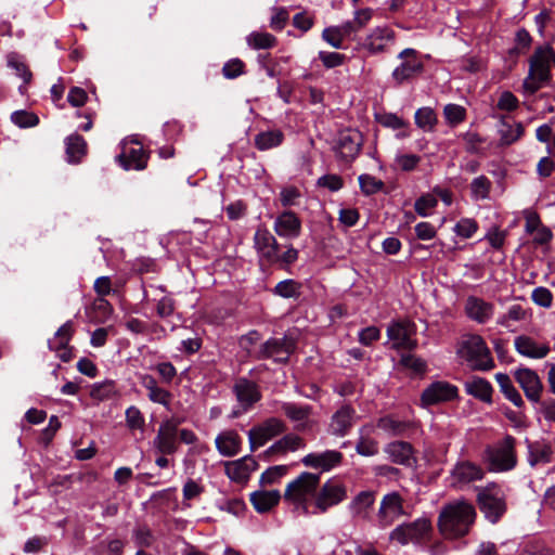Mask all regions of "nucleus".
<instances>
[{
	"label": "nucleus",
	"instance_id": "f257e3e1",
	"mask_svg": "<svg viewBox=\"0 0 555 555\" xmlns=\"http://www.w3.org/2000/svg\"><path fill=\"white\" fill-rule=\"evenodd\" d=\"M476 516V509L468 501L460 499L449 502L438 516L439 532L447 539L463 538L470 531Z\"/></svg>",
	"mask_w": 555,
	"mask_h": 555
},
{
	"label": "nucleus",
	"instance_id": "f03ea898",
	"mask_svg": "<svg viewBox=\"0 0 555 555\" xmlns=\"http://www.w3.org/2000/svg\"><path fill=\"white\" fill-rule=\"evenodd\" d=\"M528 75L524 79L522 88L526 93L534 94L552 79V65H555V51L551 44L545 43L534 49L529 61Z\"/></svg>",
	"mask_w": 555,
	"mask_h": 555
},
{
	"label": "nucleus",
	"instance_id": "7ed1b4c3",
	"mask_svg": "<svg viewBox=\"0 0 555 555\" xmlns=\"http://www.w3.org/2000/svg\"><path fill=\"white\" fill-rule=\"evenodd\" d=\"M319 485V474L304 472L287 485L283 499L299 514H311L309 507L312 500H315Z\"/></svg>",
	"mask_w": 555,
	"mask_h": 555
},
{
	"label": "nucleus",
	"instance_id": "20e7f679",
	"mask_svg": "<svg viewBox=\"0 0 555 555\" xmlns=\"http://www.w3.org/2000/svg\"><path fill=\"white\" fill-rule=\"evenodd\" d=\"M434 534L433 520L428 515L404 521L396 526L389 533V540L402 546L408 544L424 545Z\"/></svg>",
	"mask_w": 555,
	"mask_h": 555
},
{
	"label": "nucleus",
	"instance_id": "39448f33",
	"mask_svg": "<svg viewBox=\"0 0 555 555\" xmlns=\"http://www.w3.org/2000/svg\"><path fill=\"white\" fill-rule=\"evenodd\" d=\"M516 439L506 435L503 439L485 449L483 461L490 472L504 473L514 469L517 465L515 450Z\"/></svg>",
	"mask_w": 555,
	"mask_h": 555
},
{
	"label": "nucleus",
	"instance_id": "423d86ee",
	"mask_svg": "<svg viewBox=\"0 0 555 555\" xmlns=\"http://www.w3.org/2000/svg\"><path fill=\"white\" fill-rule=\"evenodd\" d=\"M459 354L470 363L474 370L489 371L494 367V361L491 357L485 339L477 334L466 335L459 348Z\"/></svg>",
	"mask_w": 555,
	"mask_h": 555
},
{
	"label": "nucleus",
	"instance_id": "0eeeda50",
	"mask_svg": "<svg viewBox=\"0 0 555 555\" xmlns=\"http://www.w3.org/2000/svg\"><path fill=\"white\" fill-rule=\"evenodd\" d=\"M477 502L486 519L492 524H496L507 511L505 492L494 483L478 492Z\"/></svg>",
	"mask_w": 555,
	"mask_h": 555
},
{
	"label": "nucleus",
	"instance_id": "6e6552de",
	"mask_svg": "<svg viewBox=\"0 0 555 555\" xmlns=\"http://www.w3.org/2000/svg\"><path fill=\"white\" fill-rule=\"evenodd\" d=\"M411 513L405 506V499L398 492L386 493L376 514L377 525L382 529L389 528L401 517H408Z\"/></svg>",
	"mask_w": 555,
	"mask_h": 555
},
{
	"label": "nucleus",
	"instance_id": "1a4fd4ad",
	"mask_svg": "<svg viewBox=\"0 0 555 555\" xmlns=\"http://www.w3.org/2000/svg\"><path fill=\"white\" fill-rule=\"evenodd\" d=\"M347 498L346 486L336 479H328L317 490V496L313 502L314 509L311 514L326 513L331 507L338 505Z\"/></svg>",
	"mask_w": 555,
	"mask_h": 555
},
{
	"label": "nucleus",
	"instance_id": "9d476101",
	"mask_svg": "<svg viewBox=\"0 0 555 555\" xmlns=\"http://www.w3.org/2000/svg\"><path fill=\"white\" fill-rule=\"evenodd\" d=\"M414 325L406 321L392 322L387 327V345L397 351H412L417 347Z\"/></svg>",
	"mask_w": 555,
	"mask_h": 555
},
{
	"label": "nucleus",
	"instance_id": "9b49d317",
	"mask_svg": "<svg viewBox=\"0 0 555 555\" xmlns=\"http://www.w3.org/2000/svg\"><path fill=\"white\" fill-rule=\"evenodd\" d=\"M398 59L401 63L391 73V78L397 85L411 80L424 69V64L414 49H404L398 54Z\"/></svg>",
	"mask_w": 555,
	"mask_h": 555
},
{
	"label": "nucleus",
	"instance_id": "f8f14e48",
	"mask_svg": "<svg viewBox=\"0 0 555 555\" xmlns=\"http://www.w3.org/2000/svg\"><path fill=\"white\" fill-rule=\"evenodd\" d=\"M396 41V33L388 26H377L371 29L361 43L370 55H378L389 51Z\"/></svg>",
	"mask_w": 555,
	"mask_h": 555
},
{
	"label": "nucleus",
	"instance_id": "ddd939ff",
	"mask_svg": "<svg viewBox=\"0 0 555 555\" xmlns=\"http://www.w3.org/2000/svg\"><path fill=\"white\" fill-rule=\"evenodd\" d=\"M121 149L122 151L117 156V162L125 170H142L146 167L147 155L141 143L134 140H124Z\"/></svg>",
	"mask_w": 555,
	"mask_h": 555
},
{
	"label": "nucleus",
	"instance_id": "4468645a",
	"mask_svg": "<svg viewBox=\"0 0 555 555\" xmlns=\"http://www.w3.org/2000/svg\"><path fill=\"white\" fill-rule=\"evenodd\" d=\"M514 378L529 401L532 403L540 402L543 384L535 371L528 367H518L514 371Z\"/></svg>",
	"mask_w": 555,
	"mask_h": 555
},
{
	"label": "nucleus",
	"instance_id": "2eb2a0df",
	"mask_svg": "<svg viewBox=\"0 0 555 555\" xmlns=\"http://www.w3.org/2000/svg\"><path fill=\"white\" fill-rule=\"evenodd\" d=\"M363 138L360 131L344 130L339 132L335 144L336 155L345 162H352L360 153Z\"/></svg>",
	"mask_w": 555,
	"mask_h": 555
},
{
	"label": "nucleus",
	"instance_id": "dca6fc26",
	"mask_svg": "<svg viewBox=\"0 0 555 555\" xmlns=\"http://www.w3.org/2000/svg\"><path fill=\"white\" fill-rule=\"evenodd\" d=\"M285 424L275 417L268 418L262 424L251 428L248 433L250 449L254 451L262 447L268 440L285 430Z\"/></svg>",
	"mask_w": 555,
	"mask_h": 555
},
{
	"label": "nucleus",
	"instance_id": "f3484780",
	"mask_svg": "<svg viewBox=\"0 0 555 555\" xmlns=\"http://www.w3.org/2000/svg\"><path fill=\"white\" fill-rule=\"evenodd\" d=\"M358 420L357 411L350 404L339 406L331 417L328 433L335 437H345L349 434Z\"/></svg>",
	"mask_w": 555,
	"mask_h": 555
},
{
	"label": "nucleus",
	"instance_id": "a211bd4d",
	"mask_svg": "<svg viewBox=\"0 0 555 555\" xmlns=\"http://www.w3.org/2000/svg\"><path fill=\"white\" fill-rule=\"evenodd\" d=\"M178 423L172 420L163 421L157 430L156 437L153 439V447L160 454H172L177 451Z\"/></svg>",
	"mask_w": 555,
	"mask_h": 555
},
{
	"label": "nucleus",
	"instance_id": "6ab92c4d",
	"mask_svg": "<svg viewBox=\"0 0 555 555\" xmlns=\"http://www.w3.org/2000/svg\"><path fill=\"white\" fill-rule=\"evenodd\" d=\"M344 455L337 450H325L323 452H311L301 459V463L310 468L328 472L343 462Z\"/></svg>",
	"mask_w": 555,
	"mask_h": 555
},
{
	"label": "nucleus",
	"instance_id": "aec40b11",
	"mask_svg": "<svg viewBox=\"0 0 555 555\" xmlns=\"http://www.w3.org/2000/svg\"><path fill=\"white\" fill-rule=\"evenodd\" d=\"M301 220L292 210H285L276 216L273 230L281 238L294 240L301 233Z\"/></svg>",
	"mask_w": 555,
	"mask_h": 555
},
{
	"label": "nucleus",
	"instance_id": "412c9836",
	"mask_svg": "<svg viewBox=\"0 0 555 555\" xmlns=\"http://www.w3.org/2000/svg\"><path fill=\"white\" fill-rule=\"evenodd\" d=\"M456 396L457 388L454 385L448 382H435L423 391L421 399L424 405H431L450 401Z\"/></svg>",
	"mask_w": 555,
	"mask_h": 555
},
{
	"label": "nucleus",
	"instance_id": "4be33fe9",
	"mask_svg": "<svg viewBox=\"0 0 555 555\" xmlns=\"http://www.w3.org/2000/svg\"><path fill=\"white\" fill-rule=\"evenodd\" d=\"M255 249L262 262L269 264L274 258L275 251L280 245L274 235L266 228H259L254 236Z\"/></svg>",
	"mask_w": 555,
	"mask_h": 555
},
{
	"label": "nucleus",
	"instance_id": "5701e85b",
	"mask_svg": "<svg viewBox=\"0 0 555 555\" xmlns=\"http://www.w3.org/2000/svg\"><path fill=\"white\" fill-rule=\"evenodd\" d=\"M464 309L466 315L478 324L487 323L494 314L493 304L476 296L467 297Z\"/></svg>",
	"mask_w": 555,
	"mask_h": 555
},
{
	"label": "nucleus",
	"instance_id": "b1692460",
	"mask_svg": "<svg viewBox=\"0 0 555 555\" xmlns=\"http://www.w3.org/2000/svg\"><path fill=\"white\" fill-rule=\"evenodd\" d=\"M514 347L519 354L530 359H543L551 350L547 343H538L527 335L517 336L514 339Z\"/></svg>",
	"mask_w": 555,
	"mask_h": 555
},
{
	"label": "nucleus",
	"instance_id": "393cba45",
	"mask_svg": "<svg viewBox=\"0 0 555 555\" xmlns=\"http://www.w3.org/2000/svg\"><path fill=\"white\" fill-rule=\"evenodd\" d=\"M72 335L73 323L67 321L56 331L54 337L48 341L50 349L55 351L63 362H68L72 359V350L68 348Z\"/></svg>",
	"mask_w": 555,
	"mask_h": 555
},
{
	"label": "nucleus",
	"instance_id": "a878e982",
	"mask_svg": "<svg viewBox=\"0 0 555 555\" xmlns=\"http://www.w3.org/2000/svg\"><path fill=\"white\" fill-rule=\"evenodd\" d=\"M384 452L388 459L399 465L406 467L415 463L414 450L411 443L405 441H392L385 446Z\"/></svg>",
	"mask_w": 555,
	"mask_h": 555
},
{
	"label": "nucleus",
	"instance_id": "bb28decb",
	"mask_svg": "<svg viewBox=\"0 0 555 555\" xmlns=\"http://www.w3.org/2000/svg\"><path fill=\"white\" fill-rule=\"evenodd\" d=\"M295 349V341L292 338H274L268 340L262 346V352L266 357H272L276 361H285Z\"/></svg>",
	"mask_w": 555,
	"mask_h": 555
},
{
	"label": "nucleus",
	"instance_id": "cd10ccee",
	"mask_svg": "<svg viewBox=\"0 0 555 555\" xmlns=\"http://www.w3.org/2000/svg\"><path fill=\"white\" fill-rule=\"evenodd\" d=\"M483 476V469L479 465L468 461L457 463L452 469V478L454 482L461 485L481 480Z\"/></svg>",
	"mask_w": 555,
	"mask_h": 555
},
{
	"label": "nucleus",
	"instance_id": "c85d7f7f",
	"mask_svg": "<svg viewBox=\"0 0 555 555\" xmlns=\"http://www.w3.org/2000/svg\"><path fill=\"white\" fill-rule=\"evenodd\" d=\"M532 317L530 308H526L520 304L511 305L506 312L501 314L496 323L505 328H511L514 323L529 321Z\"/></svg>",
	"mask_w": 555,
	"mask_h": 555
},
{
	"label": "nucleus",
	"instance_id": "c756f323",
	"mask_svg": "<svg viewBox=\"0 0 555 555\" xmlns=\"http://www.w3.org/2000/svg\"><path fill=\"white\" fill-rule=\"evenodd\" d=\"M374 502L375 493L373 491H361L351 500L348 508L353 517L366 518Z\"/></svg>",
	"mask_w": 555,
	"mask_h": 555
},
{
	"label": "nucleus",
	"instance_id": "7c9ffc66",
	"mask_svg": "<svg viewBox=\"0 0 555 555\" xmlns=\"http://www.w3.org/2000/svg\"><path fill=\"white\" fill-rule=\"evenodd\" d=\"M465 390L468 395L486 402H492L493 388L491 384L479 376H474L465 383Z\"/></svg>",
	"mask_w": 555,
	"mask_h": 555
},
{
	"label": "nucleus",
	"instance_id": "2f4dec72",
	"mask_svg": "<svg viewBox=\"0 0 555 555\" xmlns=\"http://www.w3.org/2000/svg\"><path fill=\"white\" fill-rule=\"evenodd\" d=\"M215 442L218 451L223 456H232L241 449L240 435L234 430H224L220 433Z\"/></svg>",
	"mask_w": 555,
	"mask_h": 555
},
{
	"label": "nucleus",
	"instance_id": "473e14b6",
	"mask_svg": "<svg viewBox=\"0 0 555 555\" xmlns=\"http://www.w3.org/2000/svg\"><path fill=\"white\" fill-rule=\"evenodd\" d=\"M524 126L521 122H511L505 118H501L499 124V135L501 145H511L518 141L524 134Z\"/></svg>",
	"mask_w": 555,
	"mask_h": 555
},
{
	"label": "nucleus",
	"instance_id": "72a5a7b5",
	"mask_svg": "<svg viewBox=\"0 0 555 555\" xmlns=\"http://www.w3.org/2000/svg\"><path fill=\"white\" fill-rule=\"evenodd\" d=\"M494 378L505 399L511 401L516 408H522L525 405V401L520 392L514 386L511 377L506 373H496Z\"/></svg>",
	"mask_w": 555,
	"mask_h": 555
},
{
	"label": "nucleus",
	"instance_id": "f704fd0d",
	"mask_svg": "<svg viewBox=\"0 0 555 555\" xmlns=\"http://www.w3.org/2000/svg\"><path fill=\"white\" fill-rule=\"evenodd\" d=\"M280 500L281 494L278 490L255 491L250 494V502L258 513L269 512Z\"/></svg>",
	"mask_w": 555,
	"mask_h": 555
},
{
	"label": "nucleus",
	"instance_id": "c9c22d12",
	"mask_svg": "<svg viewBox=\"0 0 555 555\" xmlns=\"http://www.w3.org/2000/svg\"><path fill=\"white\" fill-rule=\"evenodd\" d=\"M283 413L292 421L299 423L296 428L304 429L306 422L312 413V406L309 404H297L294 402H284L282 403Z\"/></svg>",
	"mask_w": 555,
	"mask_h": 555
},
{
	"label": "nucleus",
	"instance_id": "e433bc0d",
	"mask_svg": "<svg viewBox=\"0 0 555 555\" xmlns=\"http://www.w3.org/2000/svg\"><path fill=\"white\" fill-rule=\"evenodd\" d=\"M553 450L550 443L535 441L528 443V462L531 466L551 462Z\"/></svg>",
	"mask_w": 555,
	"mask_h": 555
},
{
	"label": "nucleus",
	"instance_id": "4c0bfd02",
	"mask_svg": "<svg viewBox=\"0 0 555 555\" xmlns=\"http://www.w3.org/2000/svg\"><path fill=\"white\" fill-rule=\"evenodd\" d=\"M66 155L68 163L77 164L86 154L87 143L82 137L70 134L66 138Z\"/></svg>",
	"mask_w": 555,
	"mask_h": 555
},
{
	"label": "nucleus",
	"instance_id": "58836bf2",
	"mask_svg": "<svg viewBox=\"0 0 555 555\" xmlns=\"http://www.w3.org/2000/svg\"><path fill=\"white\" fill-rule=\"evenodd\" d=\"M247 44L255 50H269L278 44V39L267 31H251L246 37Z\"/></svg>",
	"mask_w": 555,
	"mask_h": 555
},
{
	"label": "nucleus",
	"instance_id": "ea45409f",
	"mask_svg": "<svg viewBox=\"0 0 555 555\" xmlns=\"http://www.w3.org/2000/svg\"><path fill=\"white\" fill-rule=\"evenodd\" d=\"M411 425L410 422L398 420L391 415L380 417L377 421V427L391 436L403 435Z\"/></svg>",
	"mask_w": 555,
	"mask_h": 555
},
{
	"label": "nucleus",
	"instance_id": "a19ab883",
	"mask_svg": "<svg viewBox=\"0 0 555 555\" xmlns=\"http://www.w3.org/2000/svg\"><path fill=\"white\" fill-rule=\"evenodd\" d=\"M470 189V197L478 202L489 198L490 191L492 189V182L490 179L483 175L476 177L473 179L469 185Z\"/></svg>",
	"mask_w": 555,
	"mask_h": 555
},
{
	"label": "nucleus",
	"instance_id": "79ce46f5",
	"mask_svg": "<svg viewBox=\"0 0 555 555\" xmlns=\"http://www.w3.org/2000/svg\"><path fill=\"white\" fill-rule=\"evenodd\" d=\"M284 139L282 131L271 130L260 132L255 137V145L260 151H266L279 146Z\"/></svg>",
	"mask_w": 555,
	"mask_h": 555
},
{
	"label": "nucleus",
	"instance_id": "37998d69",
	"mask_svg": "<svg viewBox=\"0 0 555 555\" xmlns=\"http://www.w3.org/2000/svg\"><path fill=\"white\" fill-rule=\"evenodd\" d=\"M301 284L293 279H286L279 282L272 293L279 297L289 299L300 296Z\"/></svg>",
	"mask_w": 555,
	"mask_h": 555
},
{
	"label": "nucleus",
	"instance_id": "c03bdc74",
	"mask_svg": "<svg viewBox=\"0 0 555 555\" xmlns=\"http://www.w3.org/2000/svg\"><path fill=\"white\" fill-rule=\"evenodd\" d=\"M299 257V251L293 245H285V250L280 253L279 248L275 251L273 260L269 262V264H276L279 268L287 270L292 264H294Z\"/></svg>",
	"mask_w": 555,
	"mask_h": 555
},
{
	"label": "nucleus",
	"instance_id": "a18cd8bd",
	"mask_svg": "<svg viewBox=\"0 0 555 555\" xmlns=\"http://www.w3.org/2000/svg\"><path fill=\"white\" fill-rule=\"evenodd\" d=\"M415 124L423 131H433L437 124V115L431 107H421L415 112Z\"/></svg>",
	"mask_w": 555,
	"mask_h": 555
},
{
	"label": "nucleus",
	"instance_id": "49530a36",
	"mask_svg": "<svg viewBox=\"0 0 555 555\" xmlns=\"http://www.w3.org/2000/svg\"><path fill=\"white\" fill-rule=\"evenodd\" d=\"M116 393L115 383L113 380H104L95 383L90 389V397L96 401H105L113 398Z\"/></svg>",
	"mask_w": 555,
	"mask_h": 555
},
{
	"label": "nucleus",
	"instance_id": "de8ad7c7",
	"mask_svg": "<svg viewBox=\"0 0 555 555\" xmlns=\"http://www.w3.org/2000/svg\"><path fill=\"white\" fill-rule=\"evenodd\" d=\"M399 364L404 369L411 370L415 374H424L427 369L426 362L413 353H402Z\"/></svg>",
	"mask_w": 555,
	"mask_h": 555
},
{
	"label": "nucleus",
	"instance_id": "09e8293b",
	"mask_svg": "<svg viewBox=\"0 0 555 555\" xmlns=\"http://www.w3.org/2000/svg\"><path fill=\"white\" fill-rule=\"evenodd\" d=\"M126 424L130 430H144L145 420L139 408L130 405L126 412Z\"/></svg>",
	"mask_w": 555,
	"mask_h": 555
},
{
	"label": "nucleus",
	"instance_id": "8fccbe9b",
	"mask_svg": "<svg viewBox=\"0 0 555 555\" xmlns=\"http://www.w3.org/2000/svg\"><path fill=\"white\" fill-rule=\"evenodd\" d=\"M304 447L305 440L295 434L285 435L273 446L276 451H296Z\"/></svg>",
	"mask_w": 555,
	"mask_h": 555
},
{
	"label": "nucleus",
	"instance_id": "3c124183",
	"mask_svg": "<svg viewBox=\"0 0 555 555\" xmlns=\"http://www.w3.org/2000/svg\"><path fill=\"white\" fill-rule=\"evenodd\" d=\"M11 120L20 128L35 127L39 122L38 116L28 111H15L11 115Z\"/></svg>",
	"mask_w": 555,
	"mask_h": 555
},
{
	"label": "nucleus",
	"instance_id": "603ef678",
	"mask_svg": "<svg viewBox=\"0 0 555 555\" xmlns=\"http://www.w3.org/2000/svg\"><path fill=\"white\" fill-rule=\"evenodd\" d=\"M258 63L271 78H275L282 74L279 60L276 57H272L269 53L259 54Z\"/></svg>",
	"mask_w": 555,
	"mask_h": 555
},
{
	"label": "nucleus",
	"instance_id": "864d4df0",
	"mask_svg": "<svg viewBox=\"0 0 555 555\" xmlns=\"http://www.w3.org/2000/svg\"><path fill=\"white\" fill-rule=\"evenodd\" d=\"M438 204V199L435 194H424L420 198L416 199L414 204L415 211L421 217H427L429 211L435 208Z\"/></svg>",
	"mask_w": 555,
	"mask_h": 555
},
{
	"label": "nucleus",
	"instance_id": "5fc2aeb1",
	"mask_svg": "<svg viewBox=\"0 0 555 555\" xmlns=\"http://www.w3.org/2000/svg\"><path fill=\"white\" fill-rule=\"evenodd\" d=\"M146 396L151 402L160 404L167 410H170L172 395L169 390L158 385L154 389H151V391L146 392Z\"/></svg>",
	"mask_w": 555,
	"mask_h": 555
},
{
	"label": "nucleus",
	"instance_id": "6e6d98bb",
	"mask_svg": "<svg viewBox=\"0 0 555 555\" xmlns=\"http://www.w3.org/2000/svg\"><path fill=\"white\" fill-rule=\"evenodd\" d=\"M359 183L361 191L366 195L375 194L384 188L382 180L370 175H361L359 177Z\"/></svg>",
	"mask_w": 555,
	"mask_h": 555
},
{
	"label": "nucleus",
	"instance_id": "4d7b16f0",
	"mask_svg": "<svg viewBox=\"0 0 555 555\" xmlns=\"http://www.w3.org/2000/svg\"><path fill=\"white\" fill-rule=\"evenodd\" d=\"M356 451L362 456H374L378 453V442L375 439L361 436L356 444Z\"/></svg>",
	"mask_w": 555,
	"mask_h": 555
},
{
	"label": "nucleus",
	"instance_id": "13d9d810",
	"mask_svg": "<svg viewBox=\"0 0 555 555\" xmlns=\"http://www.w3.org/2000/svg\"><path fill=\"white\" fill-rule=\"evenodd\" d=\"M478 230V223L472 218H462L454 227V232L464 238L472 237Z\"/></svg>",
	"mask_w": 555,
	"mask_h": 555
},
{
	"label": "nucleus",
	"instance_id": "bf43d9fd",
	"mask_svg": "<svg viewBox=\"0 0 555 555\" xmlns=\"http://www.w3.org/2000/svg\"><path fill=\"white\" fill-rule=\"evenodd\" d=\"M421 162V157L415 154H397L395 157L396 167L402 171L414 170Z\"/></svg>",
	"mask_w": 555,
	"mask_h": 555
},
{
	"label": "nucleus",
	"instance_id": "052dcab7",
	"mask_svg": "<svg viewBox=\"0 0 555 555\" xmlns=\"http://www.w3.org/2000/svg\"><path fill=\"white\" fill-rule=\"evenodd\" d=\"M443 114L450 124L456 125L465 119L466 111L461 105L448 104L444 106Z\"/></svg>",
	"mask_w": 555,
	"mask_h": 555
},
{
	"label": "nucleus",
	"instance_id": "680f3d73",
	"mask_svg": "<svg viewBox=\"0 0 555 555\" xmlns=\"http://www.w3.org/2000/svg\"><path fill=\"white\" fill-rule=\"evenodd\" d=\"M8 65L12 69L15 70L16 75L21 77L24 82H29L31 79V73L27 68V66L18 60V56L16 54H10L8 57Z\"/></svg>",
	"mask_w": 555,
	"mask_h": 555
},
{
	"label": "nucleus",
	"instance_id": "e2e57ef3",
	"mask_svg": "<svg viewBox=\"0 0 555 555\" xmlns=\"http://www.w3.org/2000/svg\"><path fill=\"white\" fill-rule=\"evenodd\" d=\"M531 299L540 307L550 308L552 306L553 295L548 288L540 286L532 291Z\"/></svg>",
	"mask_w": 555,
	"mask_h": 555
},
{
	"label": "nucleus",
	"instance_id": "0e129e2a",
	"mask_svg": "<svg viewBox=\"0 0 555 555\" xmlns=\"http://www.w3.org/2000/svg\"><path fill=\"white\" fill-rule=\"evenodd\" d=\"M300 196V191L296 186H286L280 192V201L284 207L297 205Z\"/></svg>",
	"mask_w": 555,
	"mask_h": 555
},
{
	"label": "nucleus",
	"instance_id": "69168bd1",
	"mask_svg": "<svg viewBox=\"0 0 555 555\" xmlns=\"http://www.w3.org/2000/svg\"><path fill=\"white\" fill-rule=\"evenodd\" d=\"M322 38L333 48L340 49L343 47L344 37L337 26L324 28L322 31Z\"/></svg>",
	"mask_w": 555,
	"mask_h": 555
},
{
	"label": "nucleus",
	"instance_id": "338daca9",
	"mask_svg": "<svg viewBox=\"0 0 555 555\" xmlns=\"http://www.w3.org/2000/svg\"><path fill=\"white\" fill-rule=\"evenodd\" d=\"M225 474L232 480L236 482L243 481V457L235 461L225 462Z\"/></svg>",
	"mask_w": 555,
	"mask_h": 555
},
{
	"label": "nucleus",
	"instance_id": "774afa93",
	"mask_svg": "<svg viewBox=\"0 0 555 555\" xmlns=\"http://www.w3.org/2000/svg\"><path fill=\"white\" fill-rule=\"evenodd\" d=\"M518 555H554L553 551L540 542L526 543L520 550Z\"/></svg>",
	"mask_w": 555,
	"mask_h": 555
}]
</instances>
